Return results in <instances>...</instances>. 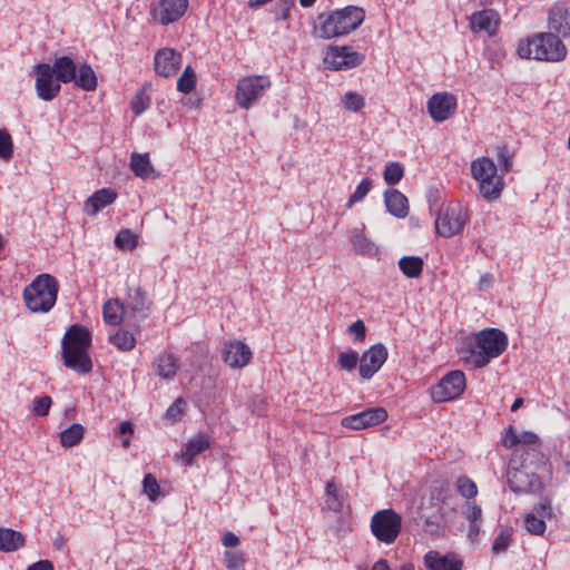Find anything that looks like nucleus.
<instances>
[{"label": "nucleus", "instance_id": "nucleus-60", "mask_svg": "<svg viewBox=\"0 0 570 570\" xmlns=\"http://www.w3.org/2000/svg\"><path fill=\"white\" fill-rule=\"evenodd\" d=\"M222 543L226 548H235L239 544V538L234 532L226 531L222 537Z\"/></svg>", "mask_w": 570, "mask_h": 570}, {"label": "nucleus", "instance_id": "nucleus-12", "mask_svg": "<svg viewBox=\"0 0 570 570\" xmlns=\"http://www.w3.org/2000/svg\"><path fill=\"white\" fill-rule=\"evenodd\" d=\"M468 222L466 212L460 206H449L439 212L435 219L436 233L445 238L460 234Z\"/></svg>", "mask_w": 570, "mask_h": 570}, {"label": "nucleus", "instance_id": "nucleus-44", "mask_svg": "<svg viewBox=\"0 0 570 570\" xmlns=\"http://www.w3.org/2000/svg\"><path fill=\"white\" fill-rule=\"evenodd\" d=\"M372 188V180L370 178H363L361 183L356 186L353 194L350 196L346 207L352 208V206L356 203L362 202L366 195L370 193Z\"/></svg>", "mask_w": 570, "mask_h": 570}, {"label": "nucleus", "instance_id": "nucleus-6", "mask_svg": "<svg viewBox=\"0 0 570 570\" xmlns=\"http://www.w3.org/2000/svg\"><path fill=\"white\" fill-rule=\"evenodd\" d=\"M471 175L478 183L479 191L487 200L500 197L503 181L498 176L495 164L489 157H478L471 163Z\"/></svg>", "mask_w": 570, "mask_h": 570}, {"label": "nucleus", "instance_id": "nucleus-25", "mask_svg": "<svg viewBox=\"0 0 570 570\" xmlns=\"http://www.w3.org/2000/svg\"><path fill=\"white\" fill-rule=\"evenodd\" d=\"M552 517V509L549 501L540 502L535 512L528 513L524 518L525 530L534 535H542L546 531L544 518Z\"/></svg>", "mask_w": 570, "mask_h": 570}, {"label": "nucleus", "instance_id": "nucleus-23", "mask_svg": "<svg viewBox=\"0 0 570 570\" xmlns=\"http://www.w3.org/2000/svg\"><path fill=\"white\" fill-rule=\"evenodd\" d=\"M62 347L63 365L79 374H88L92 371V361L88 354L89 348Z\"/></svg>", "mask_w": 570, "mask_h": 570}, {"label": "nucleus", "instance_id": "nucleus-38", "mask_svg": "<svg viewBox=\"0 0 570 570\" xmlns=\"http://www.w3.org/2000/svg\"><path fill=\"white\" fill-rule=\"evenodd\" d=\"M424 262L419 256H403L399 259V268L409 278H417L423 271Z\"/></svg>", "mask_w": 570, "mask_h": 570}, {"label": "nucleus", "instance_id": "nucleus-26", "mask_svg": "<svg viewBox=\"0 0 570 570\" xmlns=\"http://www.w3.org/2000/svg\"><path fill=\"white\" fill-rule=\"evenodd\" d=\"M117 196L112 188H101L85 202L83 212L89 216H96L101 209L111 205Z\"/></svg>", "mask_w": 570, "mask_h": 570}, {"label": "nucleus", "instance_id": "nucleus-17", "mask_svg": "<svg viewBox=\"0 0 570 570\" xmlns=\"http://www.w3.org/2000/svg\"><path fill=\"white\" fill-rule=\"evenodd\" d=\"M183 56L173 48H161L154 56V70L164 78H170L181 68Z\"/></svg>", "mask_w": 570, "mask_h": 570}, {"label": "nucleus", "instance_id": "nucleus-63", "mask_svg": "<svg viewBox=\"0 0 570 570\" xmlns=\"http://www.w3.org/2000/svg\"><path fill=\"white\" fill-rule=\"evenodd\" d=\"M470 525H469V530H468V537L471 539V540H475L480 533V524L478 523V521H473V522H469Z\"/></svg>", "mask_w": 570, "mask_h": 570}, {"label": "nucleus", "instance_id": "nucleus-40", "mask_svg": "<svg viewBox=\"0 0 570 570\" xmlns=\"http://www.w3.org/2000/svg\"><path fill=\"white\" fill-rule=\"evenodd\" d=\"M196 83L197 75L191 66H187L177 79L176 88L179 92L188 95L195 89Z\"/></svg>", "mask_w": 570, "mask_h": 570}, {"label": "nucleus", "instance_id": "nucleus-41", "mask_svg": "<svg viewBox=\"0 0 570 570\" xmlns=\"http://www.w3.org/2000/svg\"><path fill=\"white\" fill-rule=\"evenodd\" d=\"M115 245L119 249L132 250L138 246V235L128 228H124L116 235Z\"/></svg>", "mask_w": 570, "mask_h": 570}, {"label": "nucleus", "instance_id": "nucleus-57", "mask_svg": "<svg viewBox=\"0 0 570 570\" xmlns=\"http://www.w3.org/2000/svg\"><path fill=\"white\" fill-rule=\"evenodd\" d=\"M497 157H498V161L501 165L502 169L508 171L511 167V155L505 145L497 147Z\"/></svg>", "mask_w": 570, "mask_h": 570}, {"label": "nucleus", "instance_id": "nucleus-9", "mask_svg": "<svg viewBox=\"0 0 570 570\" xmlns=\"http://www.w3.org/2000/svg\"><path fill=\"white\" fill-rule=\"evenodd\" d=\"M371 529L379 541L391 544L401 531V517L392 509L377 511L372 517Z\"/></svg>", "mask_w": 570, "mask_h": 570}, {"label": "nucleus", "instance_id": "nucleus-31", "mask_svg": "<svg viewBox=\"0 0 570 570\" xmlns=\"http://www.w3.org/2000/svg\"><path fill=\"white\" fill-rule=\"evenodd\" d=\"M51 70L61 83H69L76 79L77 65L72 58L61 56L53 60Z\"/></svg>", "mask_w": 570, "mask_h": 570}, {"label": "nucleus", "instance_id": "nucleus-35", "mask_svg": "<svg viewBox=\"0 0 570 570\" xmlns=\"http://www.w3.org/2000/svg\"><path fill=\"white\" fill-rule=\"evenodd\" d=\"M75 85L82 90L92 91L97 88L98 79L92 67L88 63H81L76 71Z\"/></svg>", "mask_w": 570, "mask_h": 570}, {"label": "nucleus", "instance_id": "nucleus-51", "mask_svg": "<svg viewBox=\"0 0 570 570\" xmlns=\"http://www.w3.org/2000/svg\"><path fill=\"white\" fill-rule=\"evenodd\" d=\"M461 513L469 522L479 521L482 517V509L475 501H464L461 505Z\"/></svg>", "mask_w": 570, "mask_h": 570}, {"label": "nucleus", "instance_id": "nucleus-58", "mask_svg": "<svg viewBox=\"0 0 570 570\" xmlns=\"http://www.w3.org/2000/svg\"><path fill=\"white\" fill-rule=\"evenodd\" d=\"M294 6L293 0H278L276 3V14L278 19L286 20L289 18V12Z\"/></svg>", "mask_w": 570, "mask_h": 570}, {"label": "nucleus", "instance_id": "nucleus-42", "mask_svg": "<svg viewBox=\"0 0 570 570\" xmlns=\"http://www.w3.org/2000/svg\"><path fill=\"white\" fill-rule=\"evenodd\" d=\"M512 541V529L511 528H502L500 529L498 535L495 537L492 544V552L494 554L503 553L508 550L510 543Z\"/></svg>", "mask_w": 570, "mask_h": 570}, {"label": "nucleus", "instance_id": "nucleus-29", "mask_svg": "<svg viewBox=\"0 0 570 570\" xmlns=\"http://www.w3.org/2000/svg\"><path fill=\"white\" fill-rule=\"evenodd\" d=\"M384 204L387 212L397 218H405L409 215V200L406 196L397 189L385 190Z\"/></svg>", "mask_w": 570, "mask_h": 570}, {"label": "nucleus", "instance_id": "nucleus-45", "mask_svg": "<svg viewBox=\"0 0 570 570\" xmlns=\"http://www.w3.org/2000/svg\"><path fill=\"white\" fill-rule=\"evenodd\" d=\"M342 105L346 110L357 112L365 106V99L355 91H347L342 97Z\"/></svg>", "mask_w": 570, "mask_h": 570}, {"label": "nucleus", "instance_id": "nucleus-20", "mask_svg": "<svg viewBox=\"0 0 570 570\" xmlns=\"http://www.w3.org/2000/svg\"><path fill=\"white\" fill-rule=\"evenodd\" d=\"M501 19L493 9H483L469 17V27L473 33L485 32L489 37L497 35Z\"/></svg>", "mask_w": 570, "mask_h": 570}, {"label": "nucleus", "instance_id": "nucleus-62", "mask_svg": "<svg viewBox=\"0 0 570 570\" xmlns=\"http://www.w3.org/2000/svg\"><path fill=\"white\" fill-rule=\"evenodd\" d=\"M492 275L491 274H484L480 277V281H479V289L480 291H487L490 288L491 284H492Z\"/></svg>", "mask_w": 570, "mask_h": 570}, {"label": "nucleus", "instance_id": "nucleus-52", "mask_svg": "<svg viewBox=\"0 0 570 570\" xmlns=\"http://www.w3.org/2000/svg\"><path fill=\"white\" fill-rule=\"evenodd\" d=\"M224 563L228 570H238L245 563L244 553L240 551H225Z\"/></svg>", "mask_w": 570, "mask_h": 570}, {"label": "nucleus", "instance_id": "nucleus-56", "mask_svg": "<svg viewBox=\"0 0 570 570\" xmlns=\"http://www.w3.org/2000/svg\"><path fill=\"white\" fill-rule=\"evenodd\" d=\"M347 332L351 335H354V341L356 342H364L366 337V327L364 325V322L361 320L355 321L347 327Z\"/></svg>", "mask_w": 570, "mask_h": 570}, {"label": "nucleus", "instance_id": "nucleus-21", "mask_svg": "<svg viewBox=\"0 0 570 570\" xmlns=\"http://www.w3.org/2000/svg\"><path fill=\"white\" fill-rule=\"evenodd\" d=\"M188 8V0H159L153 10L154 18L163 26L179 20Z\"/></svg>", "mask_w": 570, "mask_h": 570}, {"label": "nucleus", "instance_id": "nucleus-37", "mask_svg": "<svg viewBox=\"0 0 570 570\" xmlns=\"http://www.w3.org/2000/svg\"><path fill=\"white\" fill-rule=\"evenodd\" d=\"M85 435V428L79 423H73L59 434L60 444L66 448H72L79 444Z\"/></svg>", "mask_w": 570, "mask_h": 570}, {"label": "nucleus", "instance_id": "nucleus-49", "mask_svg": "<svg viewBox=\"0 0 570 570\" xmlns=\"http://www.w3.org/2000/svg\"><path fill=\"white\" fill-rule=\"evenodd\" d=\"M131 110L136 116L141 115L150 107V97L144 91L139 90L131 99Z\"/></svg>", "mask_w": 570, "mask_h": 570}, {"label": "nucleus", "instance_id": "nucleus-34", "mask_svg": "<svg viewBox=\"0 0 570 570\" xmlns=\"http://www.w3.org/2000/svg\"><path fill=\"white\" fill-rule=\"evenodd\" d=\"M24 546V537L19 531L1 528L0 529V551L13 552Z\"/></svg>", "mask_w": 570, "mask_h": 570}, {"label": "nucleus", "instance_id": "nucleus-18", "mask_svg": "<svg viewBox=\"0 0 570 570\" xmlns=\"http://www.w3.org/2000/svg\"><path fill=\"white\" fill-rule=\"evenodd\" d=\"M431 118L438 122L448 120L456 109V98L450 92H436L426 104Z\"/></svg>", "mask_w": 570, "mask_h": 570}, {"label": "nucleus", "instance_id": "nucleus-30", "mask_svg": "<svg viewBox=\"0 0 570 570\" xmlns=\"http://www.w3.org/2000/svg\"><path fill=\"white\" fill-rule=\"evenodd\" d=\"M179 366V358L170 352H164L155 360L156 374L163 380L174 379Z\"/></svg>", "mask_w": 570, "mask_h": 570}, {"label": "nucleus", "instance_id": "nucleus-11", "mask_svg": "<svg viewBox=\"0 0 570 570\" xmlns=\"http://www.w3.org/2000/svg\"><path fill=\"white\" fill-rule=\"evenodd\" d=\"M363 53L351 46H330L324 56V65L330 70H348L363 63Z\"/></svg>", "mask_w": 570, "mask_h": 570}, {"label": "nucleus", "instance_id": "nucleus-47", "mask_svg": "<svg viewBox=\"0 0 570 570\" xmlns=\"http://www.w3.org/2000/svg\"><path fill=\"white\" fill-rule=\"evenodd\" d=\"M337 362L342 370L351 372L356 368L357 364L360 365V356L356 351L351 350L340 353Z\"/></svg>", "mask_w": 570, "mask_h": 570}, {"label": "nucleus", "instance_id": "nucleus-36", "mask_svg": "<svg viewBox=\"0 0 570 570\" xmlns=\"http://www.w3.org/2000/svg\"><path fill=\"white\" fill-rule=\"evenodd\" d=\"M130 169L137 177L142 179L149 178L155 173L147 153H132L130 157Z\"/></svg>", "mask_w": 570, "mask_h": 570}, {"label": "nucleus", "instance_id": "nucleus-55", "mask_svg": "<svg viewBox=\"0 0 570 570\" xmlns=\"http://www.w3.org/2000/svg\"><path fill=\"white\" fill-rule=\"evenodd\" d=\"M185 402L181 397L176 399L166 411V419L171 422H177L181 419L184 413Z\"/></svg>", "mask_w": 570, "mask_h": 570}, {"label": "nucleus", "instance_id": "nucleus-15", "mask_svg": "<svg viewBox=\"0 0 570 570\" xmlns=\"http://www.w3.org/2000/svg\"><path fill=\"white\" fill-rule=\"evenodd\" d=\"M547 23L561 40L570 38V4L564 1L553 3L548 11Z\"/></svg>", "mask_w": 570, "mask_h": 570}, {"label": "nucleus", "instance_id": "nucleus-27", "mask_svg": "<svg viewBox=\"0 0 570 570\" xmlns=\"http://www.w3.org/2000/svg\"><path fill=\"white\" fill-rule=\"evenodd\" d=\"M424 564L429 570H462V561L454 553L445 556L438 551H429L424 556Z\"/></svg>", "mask_w": 570, "mask_h": 570}, {"label": "nucleus", "instance_id": "nucleus-5", "mask_svg": "<svg viewBox=\"0 0 570 570\" xmlns=\"http://www.w3.org/2000/svg\"><path fill=\"white\" fill-rule=\"evenodd\" d=\"M420 503L419 519L428 533L439 535L451 525L456 512L448 501H420Z\"/></svg>", "mask_w": 570, "mask_h": 570}, {"label": "nucleus", "instance_id": "nucleus-16", "mask_svg": "<svg viewBox=\"0 0 570 570\" xmlns=\"http://www.w3.org/2000/svg\"><path fill=\"white\" fill-rule=\"evenodd\" d=\"M387 416V411L384 407H370L343 417L341 425L346 429L363 430L383 423Z\"/></svg>", "mask_w": 570, "mask_h": 570}, {"label": "nucleus", "instance_id": "nucleus-28", "mask_svg": "<svg viewBox=\"0 0 570 570\" xmlns=\"http://www.w3.org/2000/svg\"><path fill=\"white\" fill-rule=\"evenodd\" d=\"M61 346L89 348L91 346V333L83 325L72 324L66 331Z\"/></svg>", "mask_w": 570, "mask_h": 570}, {"label": "nucleus", "instance_id": "nucleus-4", "mask_svg": "<svg viewBox=\"0 0 570 570\" xmlns=\"http://www.w3.org/2000/svg\"><path fill=\"white\" fill-rule=\"evenodd\" d=\"M59 292L58 281L50 274L43 273L24 287L22 298L31 313H48L57 302Z\"/></svg>", "mask_w": 570, "mask_h": 570}, {"label": "nucleus", "instance_id": "nucleus-59", "mask_svg": "<svg viewBox=\"0 0 570 570\" xmlns=\"http://www.w3.org/2000/svg\"><path fill=\"white\" fill-rule=\"evenodd\" d=\"M502 444L507 449H511L513 446H519V435L515 433L512 425H510L504 433L502 439Z\"/></svg>", "mask_w": 570, "mask_h": 570}, {"label": "nucleus", "instance_id": "nucleus-7", "mask_svg": "<svg viewBox=\"0 0 570 570\" xmlns=\"http://www.w3.org/2000/svg\"><path fill=\"white\" fill-rule=\"evenodd\" d=\"M268 76L242 77L236 85L235 101L243 109H249L271 88Z\"/></svg>", "mask_w": 570, "mask_h": 570}, {"label": "nucleus", "instance_id": "nucleus-54", "mask_svg": "<svg viewBox=\"0 0 570 570\" xmlns=\"http://www.w3.org/2000/svg\"><path fill=\"white\" fill-rule=\"evenodd\" d=\"M142 489L148 499H156V497L159 494V484L157 479L151 473L145 475L142 480Z\"/></svg>", "mask_w": 570, "mask_h": 570}, {"label": "nucleus", "instance_id": "nucleus-61", "mask_svg": "<svg viewBox=\"0 0 570 570\" xmlns=\"http://www.w3.org/2000/svg\"><path fill=\"white\" fill-rule=\"evenodd\" d=\"M27 570H53V566L49 560H40L29 566Z\"/></svg>", "mask_w": 570, "mask_h": 570}, {"label": "nucleus", "instance_id": "nucleus-10", "mask_svg": "<svg viewBox=\"0 0 570 570\" xmlns=\"http://www.w3.org/2000/svg\"><path fill=\"white\" fill-rule=\"evenodd\" d=\"M465 387L464 373L460 370L451 371L432 386L431 396L435 403L449 402L461 396Z\"/></svg>", "mask_w": 570, "mask_h": 570}, {"label": "nucleus", "instance_id": "nucleus-13", "mask_svg": "<svg viewBox=\"0 0 570 570\" xmlns=\"http://www.w3.org/2000/svg\"><path fill=\"white\" fill-rule=\"evenodd\" d=\"M51 69V65L46 62H40L33 66V72L36 76L35 90L38 98L43 101L53 100L58 97L61 90V82Z\"/></svg>", "mask_w": 570, "mask_h": 570}, {"label": "nucleus", "instance_id": "nucleus-24", "mask_svg": "<svg viewBox=\"0 0 570 570\" xmlns=\"http://www.w3.org/2000/svg\"><path fill=\"white\" fill-rule=\"evenodd\" d=\"M542 453L540 452L539 438L532 432H523L519 435V446L514 450L512 462L514 463L517 458L519 460L530 459L534 461L542 460Z\"/></svg>", "mask_w": 570, "mask_h": 570}, {"label": "nucleus", "instance_id": "nucleus-1", "mask_svg": "<svg viewBox=\"0 0 570 570\" xmlns=\"http://www.w3.org/2000/svg\"><path fill=\"white\" fill-rule=\"evenodd\" d=\"M364 19L365 11L357 6H346L331 12H322L316 17L313 35L324 40L341 38L355 31Z\"/></svg>", "mask_w": 570, "mask_h": 570}, {"label": "nucleus", "instance_id": "nucleus-33", "mask_svg": "<svg viewBox=\"0 0 570 570\" xmlns=\"http://www.w3.org/2000/svg\"><path fill=\"white\" fill-rule=\"evenodd\" d=\"M126 313L125 305L118 299H109L104 304V321L108 325L118 326L121 324Z\"/></svg>", "mask_w": 570, "mask_h": 570}, {"label": "nucleus", "instance_id": "nucleus-19", "mask_svg": "<svg viewBox=\"0 0 570 570\" xmlns=\"http://www.w3.org/2000/svg\"><path fill=\"white\" fill-rule=\"evenodd\" d=\"M252 356L250 347L238 340L226 342L222 351V358L230 368L245 367L249 364Z\"/></svg>", "mask_w": 570, "mask_h": 570}, {"label": "nucleus", "instance_id": "nucleus-48", "mask_svg": "<svg viewBox=\"0 0 570 570\" xmlns=\"http://www.w3.org/2000/svg\"><path fill=\"white\" fill-rule=\"evenodd\" d=\"M404 176V169L399 163H390L384 170V180L387 185L397 184Z\"/></svg>", "mask_w": 570, "mask_h": 570}, {"label": "nucleus", "instance_id": "nucleus-22", "mask_svg": "<svg viewBox=\"0 0 570 570\" xmlns=\"http://www.w3.org/2000/svg\"><path fill=\"white\" fill-rule=\"evenodd\" d=\"M213 438L206 432H199L194 438L189 439L184 449L176 454L185 465L191 466L195 458L208 450L213 444Z\"/></svg>", "mask_w": 570, "mask_h": 570}, {"label": "nucleus", "instance_id": "nucleus-46", "mask_svg": "<svg viewBox=\"0 0 570 570\" xmlns=\"http://www.w3.org/2000/svg\"><path fill=\"white\" fill-rule=\"evenodd\" d=\"M13 156V140L6 128L0 129V159L10 160Z\"/></svg>", "mask_w": 570, "mask_h": 570}, {"label": "nucleus", "instance_id": "nucleus-14", "mask_svg": "<svg viewBox=\"0 0 570 570\" xmlns=\"http://www.w3.org/2000/svg\"><path fill=\"white\" fill-rule=\"evenodd\" d=\"M387 348L377 343L363 352L360 357L358 373L363 380H371L387 360Z\"/></svg>", "mask_w": 570, "mask_h": 570}, {"label": "nucleus", "instance_id": "nucleus-50", "mask_svg": "<svg viewBox=\"0 0 570 570\" xmlns=\"http://www.w3.org/2000/svg\"><path fill=\"white\" fill-rule=\"evenodd\" d=\"M351 242L354 249L361 254L368 253L372 248V244L367 240L362 229L353 230Z\"/></svg>", "mask_w": 570, "mask_h": 570}, {"label": "nucleus", "instance_id": "nucleus-3", "mask_svg": "<svg viewBox=\"0 0 570 570\" xmlns=\"http://www.w3.org/2000/svg\"><path fill=\"white\" fill-rule=\"evenodd\" d=\"M517 52L522 59L560 62L566 59L568 50L563 41L549 30L521 39Z\"/></svg>", "mask_w": 570, "mask_h": 570}, {"label": "nucleus", "instance_id": "nucleus-53", "mask_svg": "<svg viewBox=\"0 0 570 570\" xmlns=\"http://www.w3.org/2000/svg\"><path fill=\"white\" fill-rule=\"evenodd\" d=\"M52 400L49 395L37 397L32 401L31 412L37 416H46L51 407Z\"/></svg>", "mask_w": 570, "mask_h": 570}, {"label": "nucleus", "instance_id": "nucleus-39", "mask_svg": "<svg viewBox=\"0 0 570 570\" xmlns=\"http://www.w3.org/2000/svg\"><path fill=\"white\" fill-rule=\"evenodd\" d=\"M109 342L121 352H130L136 346L135 335L124 328H118L115 334L109 337Z\"/></svg>", "mask_w": 570, "mask_h": 570}, {"label": "nucleus", "instance_id": "nucleus-64", "mask_svg": "<svg viewBox=\"0 0 570 570\" xmlns=\"http://www.w3.org/2000/svg\"><path fill=\"white\" fill-rule=\"evenodd\" d=\"M372 570H391V568L387 560L380 559L373 564Z\"/></svg>", "mask_w": 570, "mask_h": 570}, {"label": "nucleus", "instance_id": "nucleus-32", "mask_svg": "<svg viewBox=\"0 0 570 570\" xmlns=\"http://www.w3.org/2000/svg\"><path fill=\"white\" fill-rule=\"evenodd\" d=\"M127 307L139 320L148 317L150 303L147 299L146 292L141 287H136L129 293Z\"/></svg>", "mask_w": 570, "mask_h": 570}, {"label": "nucleus", "instance_id": "nucleus-8", "mask_svg": "<svg viewBox=\"0 0 570 570\" xmlns=\"http://www.w3.org/2000/svg\"><path fill=\"white\" fill-rule=\"evenodd\" d=\"M535 462L530 459L520 460V468L509 471L508 482L515 494H537L541 490L542 482L532 469Z\"/></svg>", "mask_w": 570, "mask_h": 570}, {"label": "nucleus", "instance_id": "nucleus-43", "mask_svg": "<svg viewBox=\"0 0 570 570\" xmlns=\"http://www.w3.org/2000/svg\"><path fill=\"white\" fill-rule=\"evenodd\" d=\"M456 490L464 499H474L478 494V487L475 482L466 475L459 476L456 482Z\"/></svg>", "mask_w": 570, "mask_h": 570}, {"label": "nucleus", "instance_id": "nucleus-2", "mask_svg": "<svg viewBox=\"0 0 570 570\" xmlns=\"http://www.w3.org/2000/svg\"><path fill=\"white\" fill-rule=\"evenodd\" d=\"M507 334L494 327L479 331L469 343L468 362L473 368H483L499 357L508 347Z\"/></svg>", "mask_w": 570, "mask_h": 570}]
</instances>
